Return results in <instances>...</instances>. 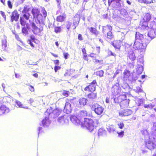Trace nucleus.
Returning a JSON list of instances; mask_svg holds the SVG:
<instances>
[{"label": "nucleus", "mask_w": 156, "mask_h": 156, "mask_svg": "<svg viewBox=\"0 0 156 156\" xmlns=\"http://www.w3.org/2000/svg\"><path fill=\"white\" fill-rule=\"evenodd\" d=\"M31 13L34 18H36L40 23H43L47 16V11L43 7H41L40 10L37 8H33Z\"/></svg>", "instance_id": "1"}, {"label": "nucleus", "mask_w": 156, "mask_h": 156, "mask_svg": "<svg viewBox=\"0 0 156 156\" xmlns=\"http://www.w3.org/2000/svg\"><path fill=\"white\" fill-rule=\"evenodd\" d=\"M92 119L87 118H84V121L81 123V126L85 127L89 131L92 132L97 127L98 123V121L94 119V117H92Z\"/></svg>", "instance_id": "2"}, {"label": "nucleus", "mask_w": 156, "mask_h": 156, "mask_svg": "<svg viewBox=\"0 0 156 156\" xmlns=\"http://www.w3.org/2000/svg\"><path fill=\"white\" fill-rule=\"evenodd\" d=\"M151 18V15L149 13H146L143 16L140 22V26L142 29L146 30L149 29L148 23Z\"/></svg>", "instance_id": "3"}, {"label": "nucleus", "mask_w": 156, "mask_h": 156, "mask_svg": "<svg viewBox=\"0 0 156 156\" xmlns=\"http://www.w3.org/2000/svg\"><path fill=\"white\" fill-rule=\"evenodd\" d=\"M139 40L138 39H135L133 45V48L135 50H140L141 51L142 50L145 49L146 48L147 44L150 42V40H147V41L144 40L141 42L139 41Z\"/></svg>", "instance_id": "4"}, {"label": "nucleus", "mask_w": 156, "mask_h": 156, "mask_svg": "<svg viewBox=\"0 0 156 156\" xmlns=\"http://www.w3.org/2000/svg\"><path fill=\"white\" fill-rule=\"evenodd\" d=\"M156 137L153 134L149 135V139L145 141V144L146 147L148 149L152 150L156 147V144L154 143L153 140H155Z\"/></svg>", "instance_id": "5"}, {"label": "nucleus", "mask_w": 156, "mask_h": 156, "mask_svg": "<svg viewBox=\"0 0 156 156\" xmlns=\"http://www.w3.org/2000/svg\"><path fill=\"white\" fill-rule=\"evenodd\" d=\"M80 21V19L77 17H74L73 19V25L72 23L69 21H67L66 22V31H68L69 30L71 27H73V29H76L78 26Z\"/></svg>", "instance_id": "6"}, {"label": "nucleus", "mask_w": 156, "mask_h": 156, "mask_svg": "<svg viewBox=\"0 0 156 156\" xmlns=\"http://www.w3.org/2000/svg\"><path fill=\"white\" fill-rule=\"evenodd\" d=\"M96 80H93L91 83L86 87L84 89V91L86 93L94 92L96 90V86L97 85Z\"/></svg>", "instance_id": "7"}, {"label": "nucleus", "mask_w": 156, "mask_h": 156, "mask_svg": "<svg viewBox=\"0 0 156 156\" xmlns=\"http://www.w3.org/2000/svg\"><path fill=\"white\" fill-rule=\"evenodd\" d=\"M112 30V28L111 26L107 25L103 27L102 31L103 33H105L107 32V38L111 40L114 37V35L113 34L111 31Z\"/></svg>", "instance_id": "8"}, {"label": "nucleus", "mask_w": 156, "mask_h": 156, "mask_svg": "<svg viewBox=\"0 0 156 156\" xmlns=\"http://www.w3.org/2000/svg\"><path fill=\"white\" fill-rule=\"evenodd\" d=\"M121 0H108V5L111 6L113 9L116 10L121 6Z\"/></svg>", "instance_id": "9"}, {"label": "nucleus", "mask_w": 156, "mask_h": 156, "mask_svg": "<svg viewBox=\"0 0 156 156\" xmlns=\"http://www.w3.org/2000/svg\"><path fill=\"white\" fill-rule=\"evenodd\" d=\"M92 108H94V112L98 115H101L104 110L103 107L97 103L93 105H92Z\"/></svg>", "instance_id": "10"}, {"label": "nucleus", "mask_w": 156, "mask_h": 156, "mask_svg": "<svg viewBox=\"0 0 156 156\" xmlns=\"http://www.w3.org/2000/svg\"><path fill=\"white\" fill-rule=\"evenodd\" d=\"M127 59L131 61L132 63H129V65H131L133 67H134V61L136 60V57L134 52L133 51H129L127 55Z\"/></svg>", "instance_id": "11"}, {"label": "nucleus", "mask_w": 156, "mask_h": 156, "mask_svg": "<svg viewBox=\"0 0 156 156\" xmlns=\"http://www.w3.org/2000/svg\"><path fill=\"white\" fill-rule=\"evenodd\" d=\"M112 45L115 49L120 51L121 47L123 45V42L119 40H115L112 41Z\"/></svg>", "instance_id": "12"}, {"label": "nucleus", "mask_w": 156, "mask_h": 156, "mask_svg": "<svg viewBox=\"0 0 156 156\" xmlns=\"http://www.w3.org/2000/svg\"><path fill=\"white\" fill-rule=\"evenodd\" d=\"M121 90V87L119 86L114 85L112 87L111 89L112 94L115 96L118 94L120 93Z\"/></svg>", "instance_id": "13"}, {"label": "nucleus", "mask_w": 156, "mask_h": 156, "mask_svg": "<svg viewBox=\"0 0 156 156\" xmlns=\"http://www.w3.org/2000/svg\"><path fill=\"white\" fill-rule=\"evenodd\" d=\"M89 56L93 59V62L94 63H100L103 61L102 59H99L97 58L98 57H100L99 54L97 53H91L90 54Z\"/></svg>", "instance_id": "14"}, {"label": "nucleus", "mask_w": 156, "mask_h": 156, "mask_svg": "<svg viewBox=\"0 0 156 156\" xmlns=\"http://www.w3.org/2000/svg\"><path fill=\"white\" fill-rule=\"evenodd\" d=\"M69 118V115H65L59 117L58 121V122L62 124L67 123L68 122Z\"/></svg>", "instance_id": "15"}, {"label": "nucleus", "mask_w": 156, "mask_h": 156, "mask_svg": "<svg viewBox=\"0 0 156 156\" xmlns=\"http://www.w3.org/2000/svg\"><path fill=\"white\" fill-rule=\"evenodd\" d=\"M126 98V94H121L114 99V101L115 103L120 104Z\"/></svg>", "instance_id": "16"}, {"label": "nucleus", "mask_w": 156, "mask_h": 156, "mask_svg": "<svg viewBox=\"0 0 156 156\" xmlns=\"http://www.w3.org/2000/svg\"><path fill=\"white\" fill-rule=\"evenodd\" d=\"M19 17V14L17 11L16 10H15L12 13L11 16V21L12 22H13L14 21H17L18 20Z\"/></svg>", "instance_id": "17"}, {"label": "nucleus", "mask_w": 156, "mask_h": 156, "mask_svg": "<svg viewBox=\"0 0 156 156\" xmlns=\"http://www.w3.org/2000/svg\"><path fill=\"white\" fill-rule=\"evenodd\" d=\"M132 111L129 109H123L119 112V115L121 116H126L132 114Z\"/></svg>", "instance_id": "18"}, {"label": "nucleus", "mask_w": 156, "mask_h": 156, "mask_svg": "<svg viewBox=\"0 0 156 156\" xmlns=\"http://www.w3.org/2000/svg\"><path fill=\"white\" fill-rule=\"evenodd\" d=\"M10 111L9 108L4 105H2L0 107V115H2L9 113Z\"/></svg>", "instance_id": "19"}, {"label": "nucleus", "mask_w": 156, "mask_h": 156, "mask_svg": "<svg viewBox=\"0 0 156 156\" xmlns=\"http://www.w3.org/2000/svg\"><path fill=\"white\" fill-rule=\"evenodd\" d=\"M72 109V108L70 103L69 102H66L64 109V112L68 114L71 113Z\"/></svg>", "instance_id": "20"}, {"label": "nucleus", "mask_w": 156, "mask_h": 156, "mask_svg": "<svg viewBox=\"0 0 156 156\" xmlns=\"http://www.w3.org/2000/svg\"><path fill=\"white\" fill-rule=\"evenodd\" d=\"M87 98L82 97L80 98L78 100L79 107H82L85 106L87 102Z\"/></svg>", "instance_id": "21"}, {"label": "nucleus", "mask_w": 156, "mask_h": 156, "mask_svg": "<svg viewBox=\"0 0 156 156\" xmlns=\"http://www.w3.org/2000/svg\"><path fill=\"white\" fill-rule=\"evenodd\" d=\"M43 30V27L42 25H39L37 26L33 31L34 34H39Z\"/></svg>", "instance_id": "22"}, {"label": "nucleus", "mask_w": 156, "mask_h": 156, "mask_svg": "<svg viewBox=\"0 0 156 156\" xmlns=\"http://www.w3.org/2000/svg\"><path fill=\"white\" fill-rule=\"evenodd\" d=\"M61 110L56 109L53 110L51 113H49V115H51L54 118L58 116L61 114Z\"/></svg>", "instance_id": "23"}, {"label": "nucleus", "mask_w": 156, "mask_h": 156, "mask_svg": "<svg viewBox=\"0 0 156 156\" xmlns=\"http://www.w3.org/2000/svg\"><path fill=\"white\" fill-rule=\"evenodd\" d=\"M136 39H138L140 41L142 42V41L144 40L145 41H147V40H149L146 38H144L143 35L139 34L138 32H136L135 35Z\"/></svg>", "instance_id": "24"}, {"label": "nucleus", "mask_w": 156, "mask_h": 156, "mask_svg": "<svg viewBox=\"0 0 156 156\" xmlns=\"http://www.w3.org/2000/svg\"><path fill=\"white\" fill-rule=\"evenodd\" d=\"M66 17V15L64 13L62 15H60L58 16L56 18V20L57 22H62L65 20Z\"/></svg>", "instance_id": "25"}, {"label": "nucleus", "mask_w": 156, "mask_h": 156, "mask_svg": "<svg viewBox=\"0 0 156 156\" xmlns=\"http://www.w3.org/2000/svg\"><path fill=\"white\" fill-rule=\"evenodd\" d=\"M69 118L71 121L74 124H79L80 122V120L75 115H72L69 117Z\"/></svg>", "instance_id": "26"}, {"label": "nucleus", "mask_w": 156, "mask_h": 156, "mask_svg": "<svg viewBox=\"0 0 156 156\" xmlns=\"http://www.w3.org/2000/svg\"><path fill=\"white\" fill-rule=\"evenodd\" d=\"M87 96L89 99L91 100H94L97 98V93L94 91L90 92L87 94Z\"/></svg>", "instance_id": "27"}, {"label": "nucleus", "mask_w": 156, "mask_h": 156, "mask_svg": "<svg viewBox=\"0 0 156 156\" xmlns=\"http://www.w3.org/2000/svg\"><path fill=\"white\" fill-rule=\"evenodd\" d=\"M129 104V100L126 98L125 100L120 104V105L122 108L128 107Z\"/></svg>", "instance_id": "28"}, {"label": "nucleus", "mask_w": 156, "mask_h": 156, "mask_svg": "<svg viewBox=\"0 0 156 156\" xmlns=\"http://www.w3.org/2000/svg\"><path fill=\"white\" fill-rule=\"evenodd\" d=\"M98 134L99 137L104 136L106 134V131L102 128H100L98 131Z\"/></svg>", "instance_id": "29"}, {"label": "nucleus", "mask_w": 156, "mask_h": 156, "mask_svg": "<svg viewBox=\"0 0 156 156\" xmlns=\"http://www.w3.org/2000/svg\"><path fill=\"white\" fill-rule=\"evenodd\" d=\"M42 123L44 126H48L50 123V122L48 117H45L42 121Z\"/></svg>", "instance_id": "30"}, {"label": "nucleus", "mask_w": 156, "mask_h": 156, "mask_svg": "<svg viewBox=\"0 0 156 156\" xmlns=\"http://www.w3.org/2000/svg\"><path fill=\"white\" fill-rule=\"evenodd\" d=\"M148 36L151 39L156 37V33L154 30L151 29L148 33Z\"/></svg>", "instance_id": "31"}, {"label": "nucleus", "mask_w": 156, "mask_h": 156, "mask_svg": "<svg viewBox=\"0 0 156 156\" xmlns=\"http://www.w3.org/2000/svg\"><path fill=\"white\" fill-rule=\"evenodd\" d=\"M87 112L85 110H82L80 111L78 115V117L82 119L87 116Z\"/></svg>", "instance_id": "32"}, {"label": "nucleus", "mask_w": 156, "mask_h": 156, "mask_svg": "<svg viewBox=\"0 0 156 156\" xmlns=\"http://www.w3.org/2000/svg\"><path fill=\"white\" fill-rule=\"evenodd\" d=\"M149 29L154 30L156 28V21H152L150 22Z\"/></svg>", "instance_id": "33"}, {"label": "nucleus", "mask_w": 156, "mask_h": 156, "mask_svg": "<svg viewBox=\"0 0 156 156\" xmlns=\"http://www.w3.org/2000/svg\"><path fill=\"white\" fill-rule=\"evenodd\" d=\"M138 2L139 3L143 4H149L151 3H153V0H138Z\"/></svg>", "instance_id": "34"}, {"label": "nucleus", "mask_w": 156, "mask_h": 156, "mask_svg": "<svg viewBox=\"0 0 156 156\" xmlns=\"http://www.w3.org/2000/svg\"><path fill=\"white\" fill-rule=\"evenodd\" d=\"M108 56H109L111 55H112L114 57V58L112 60H111V61L112 62H115V57L116 56V54L115 53L109 50L108 51Z\"/></svg>", "instance_id": "35"}, {"label": "nucleus", "mask_w": 156, "mask_h": 156, "mask_svg": "<svg viewBox=\"0 0 156 156\" xmlns=\"http://www.w3.org/2000/svg\"><path fill=\"white\" fill-rule=\"evenodd\" d=\"M123 77L124 78H127L129 77L130 75V71L127 70H124L123 73Z\"/></svg>", "instance_id": "36"}, {"label": "nucleus", "mask_w": 156, "mask_h": 156, "mask_svg": "<svg viewBox=\"0 0 156 156\" xmlns=\"http://www.w3.org/2000/svg\"><path fill=\"white\" fill-rule=\"evenodd\" d=\"M28 30L29 28L27 26L26 27H23L22 29V32L23 34L27 35L28 34Z\"/></svg>", "instance_id": "37"}, {"label": "nucleus", "mask_w": 156, "mask_h": 156, "mask_svg": "<svg viewBox=\"0 0 156 156\" xmlns=\"http://www.w3.org/2000/svg\"><path fill=\"white\" fill-rule=\"evenodd\" d=\"M16 105L19 107L20 108H23L26 109H28V107H23V105L22 104V103L19 101H16Z\"/></svg>", "instance_id": "38"}, {"label": "nucleus", "mask_w": 156, "mask_h": 156, "mask_svg": "<svg viewBox=\"0 0 156 156\" xmlns=\"http://www.w3.org/2000/svg\"><path fill=\"white\" fill-rule=\"evenodd\" d=\"M156 105L155 104H152V103H150L149 104L147 105L145 104L144 105V108H147L150 109H152V108Z\"/></svg>", "instance_id": "39"}, {"label": "nucleus", "mask_w": 156, "mask_h": 156, "mask_svg": "<svg viewBox=\"0 0 156 156\" xmlns=\"http://www.w3.org/2000/svg\"><path fill=\"white\" fill-rule=\"evenodd\" d=\"M107 129L108 131L110 132H113L115 130L114 127L113 125L108 126L107 128Z\"/></svg>", "instance_id": "40"}, {"label": "nucleus", "mask_w": 156, "mask_h": 156, "mask_svg": "<svg viewBox=\"0 0 156 156\" xmlns=\"http://www.w3.org/2000/svg\"><path fill=\"white\" fill-rule=\"evenodd\" d=\"M20 22L21 25L22 26H25L26 24V21L23 17H20Z\"/></svg>", "instance_id": "41"}, {"label": "nucleus", "mask_w": 156, "mask_h": 156, "mask_svg": "<svg viewBox=\"0 0 156 156\" xmlns=\"http://www.w3.org/2000/svg\"><path fill=\"white\" fill-rule=\"evenodd\" d=\"M54 31L56 33L61 32L62 31V29L60 27L55 26L54 27Z\"/></svg>", "instance_id": "42"}, {"label": "nucleus", "mask_w": 156, "mask_h": 156, "mask_svg": "<svg viewBox=\"0 0 156 156\" xmlns=\"http://www.w3.org/2000/svg\"><path fill=\"white\" fill-rule=\"evenodd\" d=\"M30 8L29 7V6L27 5H25L22 11V13H28V12L29 11Z\"/></svg>", "instance_id": "43"}, {"label": "nucleus", "mask_w": 156, "mask_h": 156, "mask_svg": "<svg viewBox=\"0 0 156 156\" xmlns=\"http://www.w3.org/2000/svg\"><path fill=\"white\" fill-rule=\"evenodd\" d=\"M89 30L90 32L94 34H97L98 33V32L95 28L91 27L90 28Z\"/></svg>", "instance_id": "44"}, {"label": "nucleus", "mask_w": 156, "mask_h": 156, "mask_svg": "<svg viewBox=\"0 0 156 156\" xmlns=\"http://www.w3.org/2000/svg\"><path fill=\"white\" fill-rule=\"evenodd\" d=\"M104 71L103 70H100L96 72V75L100 77L103 76Z\"/></svg>", "instance_id": "45"}, {"label": "nucleus", "mask_w": 156, "mask_h": 156, "mask_svg": "<svg viewBox=\"0 0 156 156\" xmlns=\"http://www.w3.org/2000/svg\"><path fill=\"white\" fill-rule=\"evenodd\" d=\"M70 94V92L68 90H63V92L62 93V95L65 96L66 97H68L69 96Z\"/></svg>", "instance_id": "46"}, {"label": "nucleus", "mask_w": 156, "mask_h": 156, "mask_svg": "<svg viewBox=\"0 0 156 156\" xmlns=\"http://www.w3.org/2000/svg\"><path fill=\"white\" fill-rule=\"evenodd\" d=\"M89 55H88L87 54L86 55H83V58L85 60L89 62L91 61L90 58H89Z\"/></svg>", "instance_id": "47"}, {"label": "nucleus", "mask_w": 156, "mask_h": 156, "mask_svg": "<svg viewBox=\"0 0 156 156\" xmlns=\"http://www.w3.org/2000/svg\"><path fill=\"white\" fill-rule=\"evenodd\" d=\"M143 71V67H140L137 69L136 73L138 75H140L142 73Z\"/></svg>", "instance_id": "48"}, {"label": "nucleus", "mask_w": 156, "mask_h": 156, "mask_svg": "<svg viewBox=\"0 0 156 156\" xmlns=\"http://www.w3.org/2000/svg\"><path fill=\"white\" fill-rule=\"evenodd\" d=\"M23 18H25V19L27 20H29V18H30V14L29 13H23Z\"/></svg>", "instance_id": "49"}, {"label": "nucleus", "mask_w": 156, "mask_h": 156, "mask_svg": "<svg viewBox=\"0 0 156 156\" xmlns=\"http://www.w3.org/2000/svg\"><path fill=\"white\" fill-rule=\"evenodd\" d=\"M75 99V98H73L71 99H67L66 100V102H69V103H70V104L71 103L74 104L75 102L74 101Z\"/></svg>", "instance_id": "50"}, {"label": "nucleus", "mask_w": 156, "mask_h": 156, "mask_svg": "<svg viewBox=\"0 0 156 156\" xmlns=\"http://www.w3.org/2000/svg\"><path fill=\"white\" fill-rule=\"evenodd\" d=\"M119 128L120 129H122L124 126V125L122 122H121L118 124Z\"/></svg>", "instance_id": "51"}, {"label": "nucleus", "mask_w": 156, "mask_h": 156, "mask_svg": "<svg viewBox=\"0 0 156 156\" xmlns=\"http://www.w3.org/2000/svg\"><path fill=\"white\" fill-rule=\"evenodd\" d=\"M117 133L119 137H122L124 135V131H122L120 132H117Z\"/></svg>", "instance_id": "52"}, {"label": "nucleus", "mask_w": 156, "mask_h": 156, "mask_svg": "<svg viewBox=\"0 0 156 156\" xmlns=\"http://www.w3.org/2000/svg\"><path fill=\"white\" fill-rule=\"evenodd\" d=\"M7 4L8 7L10 9H12V5L11 2L10 0H9L7 2Z\"/></svg>", "instance_id": "53"}, {"label": "nucleus", "mask_w": 156, "mask_h": 156, "mask_svg": "<svg viewBox=\"0 0 156 156\" xmlns=\"http://www.w3.org/2000/svg\"><path fill=\"white\" fill-rule=\"evenodd\" d=\"M61 68V67L59 66H55L54 67V70L55 72H57V71L59 70Z\"/></svg>", "instance_id": "54"}, {"label": "nucleus", "mask_w": 156, "mask_h": 156, "mask_svg": "<svg viewBox=\"0 0 156 156\" xmlns=\"http://www.w3.org/2000/svg\"><path fill=\"white\" fill-rule=\"evenodd\" d=\"M136 92L137 93L141 92H142V90L139 87H137L136 89Z\"/></svg>", "instance_id": "55"}, {"label": "nucleus", "mask_w": 156, "mask_h": 156, "mask_svg": "<svg viewBox=\"0 0 156 156\" xmlns=\"http://www.w3.org/2000/svg\"><path fill=\"white\" fill-rule=\"evenodd\" d=\"M0 12L1 13L2 17L4 18L5 20H6V16L4 12L2 11H0Z\"/></svg>", "instance_id": "56"}, {"label": "nucleus", "mask_w": 156, "mask_h": 156, "mask_svg": "<svg viewBox=\"0 0 156 156\" xmlns=\"http://www.w3.org/2000/svg\"><path fill=\"white\" fill-rule=\"evenodd\" d=\"M82 51L83 54V55H86L87 54V51L85 48H83L82 49Z\"/></svg>", "instance_id": "57"}, {"label": "nucleus", "mask_w": 156, "mask_h": 156, "mask_svg": "<svg viewBox=\"0 0 156 156\" xmlns=\"http://www.w3.org/2000/svg\"><path fill=\"white\" fill-rule=\"evenodd\" d=\"M78 38L80 41H82L83 40V38L81 34H79L78 35Z\"/></svg>", "instance_id": "58"}, {"label": "nucleus", "mask_w": 156, "mask_h": 156, "mask_svg": "<svg viewBox=\"0 0 156 156\" xmlns=\"http://www.w3.org/2000/svg\"><path fill=\"white\" fill-rule=\"evenodd\" d=\"M28 43L29 44L30 46L33 48H34V45H33V44L32 43V41L31 40H28Z\"/></svg>", "instance_id": "59"}, {"label": "nucleus", "mask_w": 156, "mask_h": 156, "mask_svg": "<svg viewBox=\"0 0 156 156\" xmlns=\"http://www.w3.org/2000/svg\"><path fill=\"white\" fill-rule=\"evenodd\" d=\"M29 89L31 92H34V87L31 85L29 86Z\"/></svg>", "instance_id": "60"}, {"label": "nucleus", "mask_w": 156, "mask_h": 156, "mask_svg": "<svg viewBox=\"0 0 156 156\" xmlns=\"http://www.w3.org/2000/svg\"><path fill=\"white\" fill-rule=\"evenodd\" d=\"M7 45L6 42H3L2 44V48H4V49H5V48L7 47Z\"/></svg>", "instance_id": "61"}, {"label": "nucleus", "mask_w": 156, "mask_h": 156, "mask_svg": "<svg viewBox=\"0 0 156 156\" xmlns=\"http://www.w3.org/2000/svg\"><path fill=\"white\" fill-rule=\"evenodd\" d=\"M63 55L64 57V58H65V59H67L68 56H69V54L68 53H64Z\"/></svg>", "instance_id": "62"}, {"label": "nucleus", "mask_w": 156, "mask_h": 156, "mask_svg": "<svg viewBox=\"0 0 156 156\" xmlns=\"http://www.w3.org/2000/svg\"><path fill=\"white\" fill-rule=\"evenodd\" d=\"M96 50L97 51V53L98 54H99L100 53V47H97L96 48Z\"/></svg>", "instance_id": "63"}, {"label": "nucleus", "mask_w": 156, "mask_h": 156, "mask_svg": "<svg viewBox=\"0 0 156 156\" xmlns=\"http://www.w3.org/2000/svg\"><path fill=\"white\" fill-rule=\"evenodd\" d=\"M31 27L33 28V29H34L37 26H36L34 22H32L31 23Z\"/></svg>", "instance_id": "64"}]
</instances>
